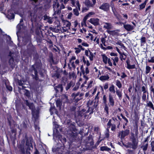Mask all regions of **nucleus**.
<instances>
[{
    "mask_svg": "<svg viewBox=\"0 0 154 154\" xmlns=\"http://www.w3.org/2000/svg\"><path fill=\"white\" fill-rule=\"evenodd\" d=\"M33 154H40L38 150L35 147V151L34 152Z\"/></svg>",
    "mask_w": 154,
    "mask_h": 154,
    "instance_id": "nucleus-64",
    "label": "nucleus"
},
{
    "mask_svg": "<svg viewBox=\"0 0 154 154\" xmlns=\"http://www.w3.org/2000/svg\"><path fill=\"white\" fill-rule=\"evenodd\" d=\"M109 7L110 6L109 4L105 3L102 4V5L99 7V8L104 11H107L109 10Z\"/></svg>",
    "mask_w": 154,
    "mask_h": 154,
    "instance_id": "nucleus-11",
    "label": "nucleus"
},
{
    "mask_svg": "<svg viewBox=\"0 0 154 154\" xmlns=\"http://www.w3.org/2000/svg\"><path fill=\"white\" fill-rule=\"evenodd\" d=\"M85 54L86 56L88 57L90 60L92 61L93 60L94 55L92 52L89 50H85Z\"/></svg>",
    "mask_w": 154,
    "mask_h": 154,
    "instance_id": "nucleus-14",
    "label": "nucleus"
},
{
    "mask_svg": "<svg viewBox=\"0 0 154 154\" xmlns=\"http://www.w3.org/2000/svg\"><path fill=\"white\" fill-rule=\"evenodd\" d=\"M103 28L107 29H112V26L110 23L105 22L103 23Z\"/></svg>",
    "mask_w": 154,
    "mask_h": 154,
    "instance_id": "nucleus-19",
    "label": "nucleus"
},
{
    "mask_svg": "<svg viewBox=\"0 0 154 154\" xmlns=\"http://www.w3.org/2000/svg\"><path fill=\"white\" fill-rule=\"evenodd\" d=\"M141 45L143 46L146 42V38L145 37H142L140 39Z\"/></svg>",
    "mask_w": 154,
    "mask_h": 154,
    "instance_id": "nucleus-35",
    "label": "nucleus"
},
{
    "mask_svg": "<svg viewBox=\"0 0 154 154\" xmlns=\"http://www.w3.org/2000/svg\"><path fill=\"white\" fill-rule=\"evenodd\" d=\"M147 2V0H146L143 3L139 5V9L140 10H142L145 8Z\"/></svg>",
    "mask_w": 154,
    "mask_h": 154,
    "instance_id": "nucleus-30",
    "label": "nucleus"
},
{
    "mask_svg": "<svg viewBox=\"0 0 154 154\" xmlns=\"http://www.w3.org/2000/svg\"><path fill=\"white\" fill-rule=\"evenodd\" d=\"M26 105L28 106L29 109L31 110L32 114L33 116L35 115L36 117L37 116L38 114V110H36L35 106L33 103H29L28 100H26L25 101Z\"/></svg>",
    "mask_w": 154,
    "mask_h": 154,
    "instance_id": "nucleus-7",
    "label": "nucleus"
},
{
    "mask_svg": "<svg viewBox=\"0 0 154 154\" xmlns=\"http://www.w3.org/2000/svg\"><path fill=\"white\" fill-rule=\"evenodd\" d=\"M7 17L9 19H13L14 17V15L13 14V11L11 10H9L8 11Z\"/></svg>",
    "mask_w": 154,
    "mask_h": 154,
    "instance_id": "nucleus-17",
    "label": "nucleus"
},
{
    "mask_svg": "<svg viewBox=\"0 0 154 154\" xmlns=\"http://www.w3.org/2000/svg\"><path fill=\"white\" fill-rule=\"evenodd\" d=\"M127 99H128V100H130V97H125L123 99V102L125 103H127L128 101L127 100Z\"/></svg>",
    "mask_w": 154,
    "mask_h": 154,
    "instance_id": "nucleus-54",
    "label": "nucleus"
},
{
    "mask_svg": "<svg viewBox=\"0 0 154 154\" xmlns=\"http://www.w3.org/2000/svg\"><path fill=\"white\" fill-rule=\"evenodd\" d=\"M134 132L135 134L132 133L131 134V135L129 137V140L131 142H128L126 146L127 148H131L134 149L137 148L138 144V140L135 137V136H137L138 134L137 128L135 129Z\"/></svg>",
    "mask_w": 154,
    "mask_h": 154,
    "instance_id": "nucleus-4",
    "label": "nucleus"
},
{
    "mask_svg": "<svg viewBox=\"0 0 154 154\" xmlns=\"http://www.w3.org/2000/svg\"><path fill=\"white\" fill-rule=\"evenodd\" d=\"M82 60L84 64H86L87 67H88L90 65V63L89 62V61L88 60H86L85 59L84 57H83Z\"/></svg>",
    "mask_w": 154,
    "mask_h": 154,
    "instance_id": "nucleus-31",
    "label": "nucleus"
},
{
    "mask_svg": "<svg viewBox=\"0 0 154 154\" xmlns=\"http://www.w3.org/2000/svg\"><path fill=\"white\" fill-rule=\"evenodd\" d=\"M59 6V4L57 2H55L54 4H53V6L54 11V14H58L60 12V10L58 9Z\"/></svg>",
    "mask_w": 154,
    "mask_h": 154,
    "instance_id": "nucleus-12",
    "label": "nucleus"
},
{
    "mask_svg": "<svg viewBox=\"0 0 154 154\" xmlns=\"http://www.w3.org/2000/svg\"><path fill=\"white\" fill-rule=\"evenodd\" d=\"M120 58L121 60L123 59L124 60H125L126 57V56L125 54L124 53H121V54H120Z\"/></svg>",
    "mask_w": 154,
    "mask_h": 154,
    "instance_id": "nucleus-47",
    "label": "nucleus"
},
{
    "mask_svg": "<svg viewBox=\"0 0 154 154\" xmlns=\"http://www.w3.org/2000/svg\"><path fill=\"white\" fill-rule=\"evenodd\" d=\"M23 83H24V81H23L21 80H18V85L20 86H21L23 87Z\"/></svg>",
    "mask_w": 154,
    "mask_h": 154,
    "instance_id": "nucleus-55",
    "label": "nucleus"
},
{
    "mask_svg": "<svg viewBox=\"0 0 154 154\" xmlns=\"http://www.w3.org/2000/svg\"><path fill=\"white\" fill-rule=\"evenodd\" d=\"M56 104L57 107H60L62 105V102L60 100H57L56 101Z\"/></svg>",
    "mask_w": 154,
    "mask_h": 154,
    "instance_id": "nucleus-41",
    "label": "nucleus"
},
{
    "mask_svg": "<svg viewBox=\"0 0 154 154\" xmlns=\"http://www.w3.org/2000/svg\"><path fill=\"white\" fill-rule=\"evenodd\" d=\"M121 116L122 118L125 121L124 123H126H126H128V119L124 116L122 114H121Z\"/></svg>",
    "mask_w": 154,
    "mask_h": 154,
    "instance_id": "nucleus-48",
    "label": "nucleus"
},
{
    "mask_svg": "<svg viewBox=\"0 0 154 154\" xmlns=\"http://www.w3.org/2000/svg\"><path fill=\"white\" fill-rule=\"evenodd\" d=\"M72 84V82H70V83H68L66 87V91H67L68 89H69L71 87Z\"/></svg>",
    "mask_w": 154,
    "mask_h": 154,
    "instance_id": "nucleus-50",
    "label": "nucleus"
},
{
    "mask_svg": "<svg viewBox=\"0 0 154 154\" xmlns=\"http://www.w3.org/2000/svg\"><path fill=\"white\" fill-rule=\"evenodd\" d=\"M112 59L113 61V64L115 66H116L117 64L116 63H117L119 61V58L117 57L112 58Z\"/></svg>",
    "mask_w": 154,
    "mask_h": 154,
    "instance_id": "nucleus-34",
    "label": "nucleus"
},
{
    "mask_svg": "<svg viewBox=\"0 0 154 154\" xmlns=\"http://www.w3.org/2000/svg\"><path fill=\"white\" fill-rule=\"evenodd\" d=\"M55 90L57 91H60L61 92L63 90V87L61 85H59L57 86V88H55Z\"/></svg>",
    "mask_w": 154,
    "mask_h": 154,
    "instance_id": "nucleus-36",
    "label": "nucleus"
},
{
    "mask_svg": "<svg viewBox=\"0 0 154 154\" xmlns=\"http://www.w3.org/2000/svg\"><path fill=\"white\" fill-rule=\"evenodd\" d=\"M116 44L117 45H119L121 46H124L123 44H122L121 42L120 41H118L116 43Z\"/></svg>",
    "mask_w": 154,
    "mask_h": 154,
    "instance_id": "nucleus-62",
    "label": "nucleus"
},
{
    "mask_svg": "<svg viewBox=\"0 0 154 154\" xmlns=\"http://www.w3.org/2000/svg\"><path fill=\"white\" fill-rule=\"evenodd\" d=\"M148 144L147 143L145 145H143L141 146V148H142L143 150L145 152L146 151L148 147Z\"/></svg>",
    "mask_w": 154,
    "mask_h": 154,
    "instance_id": "nucleus-38",
    "label": "nucleus"
},
{
    "mask_svg": "<svg viewBox=\"0 0 154 154\" xmlns=\"http://www.w3.org/2000/svg\"><path fill=\"white\" fill-rule=\"evenodd\" d=\"M61 31L63 32H70L69 31L70 29H68L66 28V27H65L64 26H63L62 27V29H61Z\"/></svg>",
    "mask_w": 154,
    "mask_h": 154,
    "instance_id": "nucleus-33",
    "label": "nucleus"
},
{
    "mask_svg": "<svg viewBox=\"0 0 154 154\" xmlns=\"http://www.w3.org/2000/svg\"><path fill=\"white\" fill-rule=\"evenodd\" d=\"M63 145L64 146L61 145L60 147H57V148L56 149L55 151H59V149H63V147H65V146L64 144V143H65L66 142V139L65 138H64L63 139Z\"/></svg>",
    "mask_w": 154,
    "mask_h": 154,
    "instance_id": "nucleus-26",
    "label": "nucleus"
},
{
    "mask_svg": "<svg viewBox=\"0 0 154 154\" xmlns=\"http://www.w3.org/2000/svg\"><path fill=\"white\" fill-rule=\"evenodd\" d=\"M116 85L119 88H120L122 87V84L120 82L119 80H117L116 81Z\"/></svg>",
    "mask_w": 154,
    "mask_h": 154,
    "instance_id": "nucleus-44",
    "label": "nucleus"
},
{
    "mask_svg": "<svg viewBox=\"0 0 154 154\" xmlns=\"http://www.w3.org/2000/svg\"><path fill=\"white\" fill-rule=\"evenodd\" d=\"M63 23V26L66 27L67 29H70L71 23L69 22L66 20H64Z\"/></svg>",
    "mask_w": 154,
    "mask_h": 154,
    "instance_id": "nucleus-20",
    "label": "nucleus"
},
{
    "mask_svg": "<svg viewBox=\"0 0 154 154\" xmlns=\"http://www.w3.org/2000/svg\"><path fill=\"white\" fill-rule=\"evenodd\" d=\"M85 142L86 145L87 149L92 150L93 149H96L97 146H94V140L93 136L91 134L87 137L85 140Z\"/></svg>",
    "mask_w": 154,
    "mask_h": 154,
    "instance_id": "nucleus-6",
    "label": "nucleus"
},
{
    "mask_svg": "<svg viewBox=\"0 0 154 154\" xmlns=\"http://www.w3.org/2000/svg\"><path fill=\"white\" fill-rule=\"evenodd\" d=\"M89 82L88 85L87 86H85V85L87 83L86 81H85L84 83L81 85V87H85L87 89L88 88H90L92 86V85L93 83V81L92 80H91L90 81H89Z\"/></svg>",
    "mask_w": 154,
    "mask_h": 154,
    "instance_id": "nucleus-18",
    "label": "nucleus"
},
{
    "mask_svg": "<svg viewBox=\"0 0 154 154\" xmlns=\"http://www.w3.org/2000/svg\"><path fill=\"white\" fill-rule=\"evenodd\" d=\"M85 5L88 8L93 7H94L92 3L89 0H85Z\"/></svg>",
    "mask_w": 154,
    "mask_h": 154,
    "instance_id": "nucleus-21",
    "label": "nucleus"
},
{
    "mask_svg": "<svg viewBox=\"0 0 154 154\" xmlns=\"http://www.w3.org/2000/svg\"><path fill=\"white\" fill-rule=\"evenodd\" d=\"M70 143V141L69 142H68L69 143V144ZM69 151L71 152H74V153H72L73 154H81L83 152H84V148H82V146H81V145L79 146L78 148H74L72 149H69Z\"/></svg>",
    "mask_w": 154,
    "mask_h": 154,
    "instance_id": "nucleus-9",
    "label": "nucleus"
},
{
    "mask_svg": "<svg viewBox=\"0 0 154 154\" xmlns=\"http://www.w3.org/2000/svg\"><path fill=\"white\" fill-rule=\"evenodd\" d=\"M87 107H88V110H86L84 109H82V110L79 111L78 114V116L82 117L84 116L86 119L88 115L87 114L90 112L89 115L92 114L95 110L97 111V107L98 105L97 103H96L95 101L94 102V101H89L87 104Z\"/></svg>",
    "mask_w": 154,
    "mask_h": 154,
    "instance_id": "nucleus-3",
    "label": "nucleus"
},
{
    "mask_svg": "<svg viewBox=\"0 0 154 154\" xmlns=\"http://www.w3.org/2000/svg\"><path fill=\"white\" fill-rule=\"evenodd\" d=\"M112 120L111 119H109L107 123V129L110 128V126L112 125L113 124L111 123Z\"/></svg>",
    "mask_w": 154,
    "mask_h": 154,
    "instance_id": "nucleus-53",
    "label": "nucleus"
},
{
    "mask_svg": "<svg viewBox=\"0 0 154 154\" xmlns=\"http://www.w3.org/2000/svg\"><path fill=\"white\" fill-rule=\"evenodd\" d=\"M56 109L55 107L51 106L50 109V113L51 115L53 114L54 112H54V110L56 111Z\"/></svg>",
    "mask_w": 154,
    "mask_h": 154,
    "instance_id": "nucleus-42",
    "label": "nucleus"
},
{
    "mask_svg": "<svg viewBox=\"0 0 154 154\" xmlns=\"http://www.w3.org/2000/svg\"><path fill=\"white\" fill-rule=\"evenodd\" d=\"M109 77L108 75H102L100 77V79L101 81H105L108 79Z\"/></svg>",
    "mask_w": 154,
    "mask_h": 154,
    "instance_id": "nucleus-29",
    "label": "nucleus"
},
{
    "mask_svg": "<svg viewBox=\"0 0 154 154\" xmlns=\"http://www.w3.org/2000/svg\"><path fill=\"white\" fill-rule=\"evenodd\" d=\"M151 70V68L149 66H146V73L147 74L149 73Z\"/></svg>",
    "mask_w": 154,
    "mask_h": 154,
    "instance_id": "nucleus-51",
    "label": "nucleus"
},
{
    "mask_svg": "<svg viewBox=\"0 0 154 154\" xmlns=\"http://www.w3.org/2000/svg\"><path fill=\"white\" fill-rule=\"evenodd\" d=\"M109 107L106 104H105V107L104 108V110L105 112L106 113V116H108L109 115Z\"/></svg>",
    "mask_w": 154,
    "mask_h": 154,
    "instance_id": "nucleus-32",
    "label": "nucleus"
},
{
    "mask_svg": "<svg viewBox=\"0 0 154 154\" xmlns=\"http://www.w3.org/2000/svg\"><path fill=\"white\" fill-rule=\"evenodd\" d=\"M26 141V151L24 144H20L18 146L19 151L21 154H31L28 150H32L33 149V146L32 142L33 140L32 137H28L27 135H26L25 140Z\"/></svg>",
    "mask_w": 154,
    "mask_h": 154,
    "instance_id": "nucleus-2",
    "label": "nucleus"
},
{
    "mask_svg": "<svg viewBox=\"0 0 154 154\" xmlns=\"http://www.w3.org/2000/svg\"><path fill=\"white\" fill-rule=\"evenodd\" d=\"M147 106L149 107L150 108H151L152 110H154V107L151 101H149L147 103Z\"/></svg>",
    "mask_w": 154,
    "mask_h": 154,
    "instance_id": "nucleus-40",
    "label": "nucleus"
},
{
    "mask_svg": "<svg viewBox=\"0 0 154 154\" xmlns=\"http://www.w3.org/2000/svg\"><path fill=\"white\" fill-rule=\"evenodd\" d=\"M118 31H119V30H116L113 31H107L108 33L112 35H118L119 34Z\"/></svg>",
    "mask_w": 154,
    "mask_h": 154,
    "instance_id": "nucleus-24",
    "label": "nucleus"
},
{
    "mask_svg": "<svg viewBox=\"0 0 154 154\" xmlns=\"http://www.w3.org/2000/svg\"><path fill=\"white\" fill-rule=\"evenodd\" d=\"M102 56L103 62L105 64H107L109 58L105 54H103Z\"/></svg>",
    "mask_w": 154,
    "mask_h": 154,
    "instance_id": "nucleus-28",
    "label": "nucleus"
},
{
    "mask_svg": "<svg viewBox=\"0 0 154 154\" xmlns=\"http://www.w3.org/2000/svg\"><path fill=\"white\" fill-rule=\"evenodd\" d=\"M111 130L112 131H115V130L116 128V126L115 124H113V125L111 126Z\"/></svg>",
    "mask_w": 154,
    "mask_h": 154,
    "instance_id": "nucleus-56",
    "label": "nucleus"
},
{
    "mask_svg": "<svg viewBox=\"0 0 154 154\" xmlns=\"http://www.w3.org/2000/svg\"><path fill=\"white\" fill-rule=\"evenodd\" d=\"M6 97H2V102L3 103H5L6 102Z\"/></svg>",
    "mask_w": 154,
    "mask_h": 154,
    "instance_id": "nucleus-61",
    "label": "nucleus"
},
{
    "mask_svg": "<svg viewBox=\"0 0 154 154\" xmlns=\"http://www.w3.org/2000/svg\"><path fill=\"white\" fill-rule=\"evenodd\" d=\"M127 63V66L126 68L128 69H134L135 68V64H133L132 65H131L130 64V63L129 62L127 61H126Z\"/></svg>",
    "mask_w": 154,
    "mask_h": 154,
    "instance_id": "nucleus-23",
    "label": "nucleus"
},
{
    "mask_svg": "<svg viewBox=\"0 0 154 154\" xmlns=\"http://www.w3.org/2000/svg\"><path fill=\"white\" fill-rule=\"evenodd\" d=\"M23 92H24V95L26 96H29L30 95V93L29 91L25 90H23Z\"/></svg>",
    "mask_w": 154,
    "mask_h": 154,
    "instance_id": "nucleus-52",
    "label": "nucleus"
},
{
    "mask_svg": "<svg viewBox=\"0 0 154 154\" xmlns=\"http://www.w3.org/2000/svg\"><path fill=\"white\" fill-rule=\"evenodd\" d=\"M107 130L108 131L105 134V137L107 139H108L109 137V129H107Z\"/></svg>",
    "mask_w": 154,
    "mask_h": 154,
    "instance_id": "nucleus-58",
    "label": "nucleus"
},
{
    "mask_svg": "<svg viewBox=\"0 0 154 154\" xmlns=\"http://www.w3.org/2000/svg\"><path fill=\"white\" fill-rule=\"evenodd\" d=\"M12 118L10 115L9 117H7L8 124L11 129L10 134V137L12 143L14 144L15 140H16L17 130L15 125L14 124H11V120Z\"/></svg>",
    "mask_w": 154,
    "mask_h": 154,
    "instance_id": "nucleus-5",
    "label": "nucleus"
},
{
    "mask_svg": "<svg viewBox=\"0 0 154 154\" xmlns=\"http://www.w3.org/2000/svg\"><path fill=\"white\" fill-rule=\"evenodd\" d=\"M37 68L38 69V67H37V66L36 64L32 66V70L34 71V73L35 74V75H33V76H35V79L36 80L38 79V77L37 75Z\"/></svg>",
    "mask_w": 154,
    "mask_h": 154,
    "instance_id": "nucleus-13",
    "label": "nucleus"
},
{
    "mask_svg": "<svg viewBox=\"0 0 154 154\" xmlns=\"http://www.w3.org/2000/svg\"><path fill=\"white\" fill-rule=\"evenodd\" d=\"M44 7L42 5H40L38 8L37 10L39 12H43L45 10Z\"/></svg>",
    "mask_w": 154,
    "mask_h": 154,
    "instance_id": "nucleus-46",
    "label": "nucleus"
},
{
    "mask_svg": "<svg viewBox=\"0 0 154 154\" xmlns=\"http://www.w3.org/2000/svg\"><path fill=\"white\" fill-rule=\"evenodd\" d=\"M75 52L76 54H78L81 52V50L79 48H75Z\"/></svg>",
    "mask_w": 154,
    "mask_h": 154,
    "instance_id": "nucleus-59",
    "label": "nucleus"
},
{
    "mask_svg": "<svg viewBox=\"0 0 154 154\" xmlns=\"http://www.w3.org/2000/svg\"><path fill=\"white\" fill-rule=\"evenodd\" d=\"M77 97H74L73 100V102H75L76 104L79 100L83 98H82L81 97H79V98H77Z\"/></svg>",
    "mask_w": 154,
    "mask_h": 154,
    "instance_id": "nucleus-37",
    "label": "nucleus"
},
{
    "mask_svg": "<svg viewBox=\"0 0 154 154\" xmlns=\"http://www.w3.org/2000/svg\"><path fill=\"white\" fill-rule=\"evenodd\" d=\"M114 104V102L113 99V97H109V106H113Z\"/></svg>",
    "mask_w": 154,
    "mask_h": 154,
    "instance_id": "nucleus-27",
    "label": "nucleus"
},
{
    "mask_svg": "<svg viewBox=\"0 0 154 154\" xmlns=\"http://www.w3.org/2000/svg\"><path fill=\"white\" fill-rule=\"evenodd\" d=\"M123 26L125 29L128 31H131L134 29V26H132L128 24H124Z\"/></svg>",
    "mask_w": 154,
    "mask_h": 154,
    "instance_id": "nucleus-16",
    "label": "nucleus"
},
{
    "mask_svg": "<svg viewBox=\"0 0 154 154\" xmlns=\"http://www.w3.org/2000/svg\"><path fill=\"white\" fill-rule=\"evenodd\" d=\"M150 90L151 92V95L154 96V84L153 85H151Z\"/></svg>",
    "mask_w": 154,
    "mask_h": 154,
    "instance_id": "nucleus-45",
    "label": "nucleus"
},
{
    "mask_svg": "<svg viewBox=\"0 0 154 154\" xmlns=\"http://www.w3.org/2000/svg\"><path fill=\"white\" fill-rule=\"evenodd\" d=\"M89 22L95 26H97L99 24V19L97 18H91Z\"/></svg>",
    "mask_w": 154,
    "mask_h": 154,
    "instance_id": "nucleus-15",
    "label": "nucleus"
},
{
    "mask_svg": "<svg viewBox=\"0 0 154 154\" xmlns=\"http://www.w3.org/2000/svg\"><path fill=\"white\" fill-rule=\"evenodd\" d=\"M148 61L149 63H154V57H152L150 60H148Z\"/></svg>",
    "mask_w": 154,
    "mask_h": 154,
    "instance_id": "nucleus-63",
    "label": "nucleus"
},
{
    "mask_svg": "<svg viewBox=\"0 0 154 154\" xmlns=\"http://www.w3.org/2000/svg\"><path fill=\"white\" fill-rule=\"evenodd\" d=\"M100 137H99V140L97 141L95 145L97 146H98L101 141L103 140V139H100Z\"/></svg>",
    "mask_w": 154,
    "mask_h": 154,
    "instance_id": "nucleus-60",
    "label": "nucleus"
},
{
    "mask_svg": "<svg viewBox=\"0 0 154 154\" xmlns=\"http://www.w3.org/2000/svg\"><path fill=\"white\" fill-rule=\"evenodd\" d=\"M44 19L45 20H47V22L50 24L51 23L53 22L52 18L47 15L44 16Z\"/></svg>",
    "mask_w": 154,
    "mask_h": 154,
    "instance_id": "nucleus-22",
    "label": "nucleus"
},
{
    "mask_svg": "<svg viewBox=\"0 0 154 154\" xmlns=\"http://www.w3.org/2000/svg\"><path fill=\"white\" fill-rule=\"evenodd\" d=\"M150 145L151 147V151L152 152H154V141L153 140L151 141Z\"/></svg>",
    "mask_w": 154,
    "mask_h": 154,
    "instance_id": "nucleus-49",
    "label": "nucleus"
},
{
    "mask_svg": "<svg viewBox=\"0 0 154 154\" xmlns=\"http://www.w3.org/2000/svg\"><path fill=\"white\" fill-rule=\"evenodd\" d=\"M78 10H79L78 8H75L73 9V10L74 14L76 16H78L79 14Z\"/></svg>",
    "mask_w": 154,
    "mask_h": 154,
    "instance_id": "nucleus-39",
    "label": "nucleus"
},
{
    "mask_svg": "<svg viewBox=\"0 0 154 154\" xmlns=\"http://www.w3.org/2000/svg\"><path fill=\"white\" fill-rule=\"evenodd\" d=\"M72 7H75L78 8L79 11H80V5L79 1L78 0H71L70 1Z\"/></svg>",
    "mask_w": 154,
    "mask_h": 154,
    "instance_id": "nucleus-10",
    "label": "nucleus"
},
{
    "mask_svg": "<svg viewBox=\"0 0 154 154\" xmlns=\"http://www.w3.org/2000/svg\"><path fill=\"white\" fill-rule=\"evenodd\" d=\"M130 133V130L129 128H128L124 131L122 130L120 131L118 134V136L120 137L121 136L120 138L121 140L124 139L125 137L128 136Z\"/></svg>",
    "mask_w": 154,
    "mask_h": 154,
    "instance_id": "nucleus-8",
    "label": "nucleus"
},
{
    "mask_svg": "<svg viewBox=\"0 0 154 154\" xmlns=\"http://www.w3.org/2000/svg\"><path fill=\"white\" fill-rule=\"evenodd\" d=\"M109 91L112 93H115L114 86L113 85L109 87Z\"/></svg>",
    "mask_w": 154,
    "mask_h": 154,
    "instance_id": "nucleus-43",
    "label": "nucleus"
},
{
    "mask_svg": "<svg viewBox=\"0 0 154 154\" xmlns=\"http://www.w3.org/2000/svg\"><path fill=\"white\" fill-rule=\"evenodd\" d=\"M100 150L101 151H109L111 150V149L107 146H102L100 147Z\"/></svg>",
    "mask_w": 154,
    "mask_h": 154,
    "instance_id": "nucleus-25",
    "label": "nucleus"
},
{
    "mask_svg": "<svg viewBox=\"0 0 154 154\" xmlns=\"http://www.w3.org/2000/svg\"><path fill=\"white\" fill-rule=\"evenodd\" d=\"M69 62L72 67L75 69L76 67V66L74 63V62L73 61H71V60H69Z\"/></svg>",
    "mask_w": 154,
    "mask_h": 154,
    "instance_id": "nucleus-57",
    "label": "nucleus"
},
{
    "mask_svg": "<svg viewBox=\"0 0 154 154\" xmlns=\"http://www.w3.org/2000/svg\"><path fill=\"white\" fill-rule=\"evenodd\" d=\"M71 133L69 134V149H70L78 148L81 144L82 140L77 137L78 133L77 129L73 124L71 123L69 126Z\"/></svg>",
    "mask_w": 154,
    "mask_h": 154,
    "instance_id": "nucleus-1",
    "label": "nucleus"
}]
</instances>
